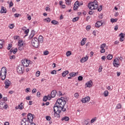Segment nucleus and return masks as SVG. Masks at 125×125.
<instances>
[{"label": "nucleus", "mask_w": 125, "mask_h": 125, "mask_svg": "<svg viewBox=\"0 0 125 125\" xmlns=\"http://www.w3.org/2000/svg\"><path fill=\"white\" fill-rule=\"evenodd\" d=\"M57 102H58V104L60 105L61 113L62 111V112H66V109L64 107H65V105L67 103V99L62 97L60 99L57 100Z\"/></svg>", "instance_id": "1"}, {"label": "nucleus", "mask_w": 125, "mask_h": 125, "mask_svg": "<svg viewBox=\"0 0 125 125\" xmlns=\"http://www.w3.org/2000/svg\"><path fill=\"white\" fill-rule=\"evenodd\" d=\"M88 7L90 10L97 9V8H98V2H97V0H94V1L88 3Z\"/></svg>", "instance_id": "2"}, {"label": "nucleus", "mask_w": 125, "mask_h": 125, "mask_svg": "<svg viewBox=\"0 0 125 125\" xmlns=\"http://www.w3.org/2000/svg\"><path fill=\"white\" fill-rule=\"evenodd\" d=\"M6 73H7V70L5 66H3L0 71V77L2 81H4L5 78H6Z\"/></svg>", "instance_id": "3"}, {"label": "nucleus", "mask_w": 125, "mask_h": 125, "mask_svg": "<svg viewBox=\"0 0 125 125\" xmlns=\"http://www.w3.org/2000/svg\"><path fill=\"white\" fill-rule=\"evenodd\" d=\"M53 109H54V113H57V112H58L59 113H61L60 104H58V102H57V100L56 103L54 104V106L53 107Z\"/></svg>", "instance_id": "4"}, {"label": "nucleus", "mask_w": 125, "mask_h": 125, "mask_svg": "<svg viewBox=\"0 0 125 125\" xmlns=\"http://www.w3.org/2000/svg\"><path fill=\"white\" fill-rule=\"evenodd\" d=\"M31 42L33 46L34 47H39V45H40V42H39V40L38 38L35 37L32 39Z\"/></svg>", "instance_id": "5"}, {"label": "nucleus", "mask_w": 125, "mask_h": 125, "mask_svg": "<svg viewBox=\"0 0 125 125\" xmlns=\"http://www.w3.org/2000/svg\"><path fill=\"white\" fill-rule=\"evenodd\" d=\"M17 71L19 74H23L24 72V66L22 64H20L17 67Z\"/></svg>", "instance_id": "6"}, {"label": "nucleus", "mask_w": 125, "mask_h": 125, "mask_svg": "<svg viewBox=\"0 0 125 125\" xmlns=\"http://www.w3.org/2000/svg\"><path fill=\"white\" fill-rule=\"evenodd\" d=\"M21 65H22L23 67H28V66L30 65V61L27 59H24L21 61Z\"/></svg>", "instance_id": "7"}, {"label": "nucleus", "mask_w": 125, "mask_h": 125, "mask_svg": "<svg viewBox=\"0 0 125 125\" xmlns=\"http://www.w3.org/2000/svg\"><path fill=\"white\" fill-rule=\"evenodd\" d=\"M34 120V115L32 114L31 113H28L27 114V120L29 123H33Z\"/></svg>", "instance_id": "8"}, {"label": "nucleus", "mask_w": 125, "mask_h": 125, "mask_svg": "<svg viewBox=\"0 0 125 125\" xmlns=\"http://www.w3.org/2000/svg\"><path fill=\"white\" fill-rule=\"evenodd\" d=\"M83 3H80L79 1H76L73 7L74 10H77L78 8H79V6H81V5H83Z\"/></svg>", "instance_id": "9"}, {"label": "nucleus", "mask_w": 125, "mask_h": 125, "mask_svg": "<svg viewBox=\"0 0 125 125\" xmlns=\"http://www.w3.org/2000/svg\"><path fill=\"white\" fill-rule=\"evenodd\" d=\"M119 63H120V60L118 58H116L114 60L113 62V65L114 67H118L120 65V64H119Z\"/></svg>", "instance_id": "10"}, {"label": "nucleus", "mask_w": 125, "mask_h": 125, "mask_svg": "<svg viewBox=\"0 0 125 125\" xmlns=\"http://www.w3.org/2000/svg\"><path fill=\"white\" fill-rule=\"evenodd\" d=\"M21 125H29V122L26 118H22L21 122Z\"/></svg>", "instance_id": "11"}, {"label": "nucleus", "mask_w": 125, "mask_h": 125, "mask_svg": "<svg viewBox=\"0 0 125 125\" xmlns=\"http://www.w3.org/2000/svg\"><path fill=\"white\" fill-rule=\"evenodd\" d=\"M11 83V82L9 80L6 79L4 82V84H5V88H8V87L10 86Z\"/></svg>", "instance_id": "12"}, {"label": "nucleus", "mask_w": 125, "mask_h": 125, "mask_svg": "<svg viewBox=\"0 0 125 125\" xmlns=\"http://www.w3.org/2000/svg\"><path fill=\"white\" fill-rule=\"evenodd\" d=\"M89 100H90V98L87 96L85 98H83L81 101L83 103H87V102H89Z\"/></svg>", "instance_id": "13"}, {"label": "nucleus", "mask_w": 125, "mask_h": 125, "mask_svg": "<svg viewBox=\"0 0 125 125\" xmlns=\"http://www.w3.org/2000/svg\"><path fill=\"white\" fill-rule=\"evenodd\" d=\"M103 25V21H98L95 24V26L97 27V28H99L100 26H102Z\"/></svg>", "instance_id": "14"}, {"label": "nucleus", "mask_w": 125, "mask_h": 125, "mask_svg": "<svg viewBox=\"0 0 125 125\" xmlns=\"http://www.w3.org/2000/svg\"><path fill=\"white\" fill-rule=\"evenodd\" d=\"M56 93H57V91H56V90H54L51 91V96L52 98H54V97H55V96H56Z\"/></svg>", "instance_id": "15"}, {"label": "nucleus", "mask_w": 125, "mask_h": 125, "mask_svg": "<svg viewBox=\"0 0 125 125\" xmlns=\"http://www.w3.org/2000/svg\"><path fill=\"white\" fill-rule=\"evenodd\" d=\"M22 104L23 103H21L19 105L18 107L17 106L15 107L16 110H18V109H20V110H23V109H24V106Z\"/></svg>", "instance_id": "16"}, {"label": "nucleus", "mask_w": 125, "mask_h": 125, "mask_svg": "<svg viewBox=\"0 0 125 125\" xmlns=\"http://www.w3.org/2000/svg\"><path fill=\"white\" fill-rule=\"evenodd\" d=\"M85 85L86 87H91V86H92V81H90L87 82L85 83Z\"/></svg>", "instance_id": "17"}, {"label": "nucleus", "mask_w": 125, "mask_h": 125, "mask_svg": "<svg viewBox=\"0 0 125 125\" xmlns=\"http://www.w3.org/2000/svg\"><path fill=\"white\" fill-rule=\"evenodd\" d=\"M7 11L6 10V8H5L4 7L2 6H1V10L0 12L1 14H2V13H6Z\"/></svg>", "instance_id": "18"}, {"label": "nucleus", "mask_w": 125, "mask_h": 125, "mask_svg": "<svg viewBox=\"0 0 125 125\" xmlns=\"http://www.w3.org/2000/svg\"><path fill=\"white\" fill-rule=\"evenodd\" d=\"M125 34L123 33H121L119 35V37H120V42H124V39L125 38Z\"/></svg>", "instance_id": "19"}, {"label": "nucleus", "mask_w": 125, "mask_h": 125, "mask_svg": "<svg viewBox=\"0 0 125 125\" xmlns=\"http://www.w3.org/2000/svg\"><path fill=\"white\" fill-rule=\"evenodd\" d=\"M88 59V57L86 56V57L82 58L81 59L80 61H81V62H82V63H83V62H85V61H87Z\"/></svg>", "instance_id": "20"}, {"label": "nucleus", "mask_w": 125, "mask_h": 125, "mask_svg": "<svg viewBox=\"0 0 125 125\" xmlns=\"http://www.w3.org/2000/svg\"><path fill=\"white\" fill-rule=\"evenodd\" d=\"M38 41L39 42H43V37L42 35H40L39 37Z\"/></svg>", "instance_id": "21"}, {"label": "nucleus", "mask_w": 125, "mask_h": 125, "mask_svg": "<svg viewBox=\"0 0 125 125\" xmlns=\"http://www.w3.org/2000/svg\"><path fill=\"white\" fill-rule=\"evenodd\" d=\"M68 74H69V71L66 70L62 72V77H66V76H67V75H68Z\"/></svg>", "instance_id": "22"}, {"label": "nucleus", "mask_w": 125, "mask_h": 125, "mask_svg": "<svg viewBox=\"0 0 125 125\" xmlns=\"http://www.w3.org/2000/svg\"><path fill=\"white\" fill-rule=\"evenodd\" d=\"M86 40V38H83L82 41H81V45H84L85 44V41Z\"/></svg>", "instance_id": "23"}, {"label": "nucleus", "mask_w": 125, "mask_h": 125, "mask_svg": "<svg viewBox=\"0 0 125 125\" xmlns=\"http://www.w3.org/2000/svg\"><path fill=\"white\" fill-rule=\"evenodd\" d=\"M69 120H70V119L68 117H67V116L63 117L62 119V121H65V122H68L69 121Z\"/></svg>", "instance_id": "24"}, {"label": "nucleus", "mask_w": 125, "mask_h": 125, "mask_svg": "<svg viewBox=\"0 0 125 125\" xmlns=\"http://www.w3.org/2000/svg\"><path fill=\"white\" fill-rule=\"evenodd\" d=\"M106 58L108 60H112V59H113V55L111 54H108L106 57Z\"/></svg>", "instance_id": "25"}, {"label": "nucleus", "mask_w": 125, "mask_h": 125, "mask_svg": "<svg viewBox=\"0 0 125 125\" xmlns=\"http://www.w3.org/2000/svg\"><path fill=\"white\" fill-rule=\"evenodd\" d=\"M23 41L22 40H20L18 42V45L19 46H23Z\"/></svg>", "instance_id": "26"}, {"label": "nucleus", "mask_w": 125, "mask_h": 125, "mask_svg": "<svg viewBox=\"0 0 125 125\" xmlns=\"http://www.w3.org/2000/svg\"><path fill=\"white\" fill-rule=\"evenodd\" d=\"M104 95L105 96V97H107V96L109 95V92H108V90H105L104 91Z\"/></svg>", "instance_id": "27"}, {"label": "nucleus", "mask_w": 125, "mask_h": 125, "mask_svg": "<svg viewBox=\"0 0 125 125\" xmlns=\"http://www.w3.org/2000/svg\"><path fill=\"white\" fill-rule=\"evenodd\" d=\"M76 75H77V73L71 72L69 73V76H70L73 78V77H76Z\"/></svg>", "instance_id": "28"}, {"label": "nucleus", "mask_w": 125, "mask_h": 125, "mask_svg": "<svg viewBox=\"0 0 125 125\" xmlns=\"http://www.w3.org/2000/svg\"><path fill=\"white\" fill-rule=\"evenodd\" d=\"M29 32H30V29H27L24 31V34L26 35H25V37H27L28 36V34H29Z\"/></svg>", "instance_id": "29"}, {"label": "nucleus", "mask_w": 125, "mask_h": 125, "mask_svg": "<svg viewBox=\"0 0 125 125\" xmlns=\"http://www.w3.org/2000/svg\"><path fill=\"white\" fill-rule=\"evenodd\" d=\"M51 23L53 25H57L58 24V21H57L53 20L51 21Z\"/></svg>", "instance_id": "30"}, {"label": "nucleus", "mask_w": 125, "mask_h": 125, "mask_svg": "<svg viewBox=\"0 0 125 125\" xmlns=\"http://www.w3.org/2000/svg\"><path fill=\"white\" fill-rule=\"evenodd\" d=\"M118 21V19H111L110 21L111 23H114L115 22H117Z\"/></svg>", "instance_id": "31"}, {"label": "nucleus", "mask_w": 125, "mask_h": 125, "mask_svg": "<svg viewBox=\"0 0 125 125\" xmlns=\"http://www.w3.org/2000/svg\"><path fill=\"white\" fill-rule=\"evenodd\" d=\"M48 100V98L46 96H44L43 98V101H44L45 102H46L47 100Z\"/></svg>", "instance_id": "32"}, {"label": "nucleus", "mask_w": 125, "mask_h": 125, "mask_svg": "<svg viewBox=\"0 0 125 125\" xmlns=\"http://www.w3.org/2000/svg\"><path fill=\"white\" fill-rule=\"evenodd\" d=\"M60 114L59 112H58V113H57V112H54V116L57 118H60V114Z\"/></svg>", "instance_id": "33"}, {"label": "nucleus", "mask_w": 125, "mask_h": 125, "mask_svg": "<svg viewBox=\"0 0 125 125\" xmlns=\"http://www.w3.org/2000/svg\"><path fill=\"white\" fill-rule=\"evenodd\" d=\"M44 21H46L48 23H49V22H50V21H51V19H50V18H48L47 19H44L43 20Z\"/></svg>", "instance_id": "34"}, {"label": "nucleus", "mask_w": 125, "mask_h": 125, "mask_svg": "<svg viewBox=\"0 0 125 125\" xmlns=\"http://www.w3.org/2000/svg\"><path fill=\"white\" fill-rule=\"evenodd\" d=\"M71 54H72V53L70 51H68L66 53V56H67V57H69Z\"/></svg>", "instance_id": "35"}, {"label": "nucleus", "mask_w": 125, "mask_h": 125, "mask_svg": "<svg viewBox=\"0 0 125 125\" xmlns=\"http://www.w3.org/2000/svg\"><path fill=\"white\" fill-rule=\"evenodd\" d=\"M121 108H122V104H117L116 109H121Z\"/></svg>", "instance_id": "36"}, {"label": "nucleus", "mask_w": 125, "mask_h": 125, "mask_svg": "<svg viewBox=\"0 0 125 125\" xmlns=\"http://www.w3.org/2000/svg\"><path fill=\"white\" fill-rule=\"evenodd\" d=\"M57 94L58 96H63V94H62V92L59 91L58 93H57Z\"/></svg>", "instance_id": "37"}, {"label": "nucleus", "mask_w": 125, "mask_h": 125, "mask_svg": "<svg viewBox=\"0 0 125 125\" xmlns=\"http://www.w3.org/2000/svg\"><path fill=\"white\" fill-rule=\"evenodd\" d=\"M11 47H12V44L11 43L9 44L7 46L8 50H9L10 48H11Z\"/></svg>", "instance_id": "38"}, {"label": "nucleus", "mask_w": 125, "mask_h": 125, "mask_svg": "<svg viewBox=\"0 0 125 125\" xmlns=\"http://www.w3.org/2000/svg\"><path fill=\"white\" fill-rule=\"evenodd\" d=\"M10 59H11V60H12V59H15V58H16V57H15V55H13L12 56H10L9 57Z\"/></svg>", "instance_id": "39"}, {"label": "nucleus", "mask_w": 125, "mask_h": 125, "mask_svg": "<svg viewBox=\"0 0 125 125\" xmlns=\"http://www.w3.org/2000/svg\"><path fill=\"white\" fill-rule=\"evenodd\" d=\"M57 71L55 70H53L52 72H51V74L52 75H56L57 74Z\"/></svg>", "instance_id": "40"}, {"label": "nucleus", "mask_w": 125, "mask_h": 125, "mask_svg": "<svg viewBox=\"0 0 125 125\" xmlns=\"http://www.w3.org/2000/svg\"><path fill=\"white\" fill-rule=\"evenodd\" d=\"M46 121H50L51 117L50 116H47L45 117Z\"/></svg>", "instance_id": "41"}, {"label": "nucleus", "mask_w": 125, "mask_h": 125, "mask_svg": "<svg viewBox=\"0 0 125 125\" xmlns=\"http://www.w3.org/2000/svg\"><path fill=\"white\" fill-rule=\"evenodd\" d=\"M40 74H41V72H40V71H37V72L36 73V77H40Z\"/></svg>", "instance_id": "42"}, {"label": "nucleus", "mask_w": 125, "mask_h": 125, "mask_svg": "<svg viewBox=\"0 0 125 125\" xmlns=\"http://www.w3.org/2000/svg\"><path fill=\"white\" fill-rule=\"evenodd\" d=\"M78 20H79L78 17L74 18L73 19V22H76V21H78Z\"/></svg>", "instance_id": "43"}, {"label": "nucleus", "mask_w": 125, "mask_h": 125, "mask_svg": "<svg viewBox=\"0 0 125 125\" xmlns=\"http://www.w3.org/2000/svg\"><path fill=\"white\" fill-rule=\"evenodd\" d=\"M106 46L105 43L102 44V45L100 46V48H104Z\"/></svg>", "instance_id": "44"}, {"label": "nucleus", "mask_w": 125, "mask_h": 125, "mask_svg": "<svg viewBox=\"0 0 125 125\" xmlns=\"http://www.w3.org/2000/svg\"><path fill=\"white\" fill-rule=\"evenodd\" d=\"M66 4H71V0H65Z\"/></svg>", "instance_id": "45"}, {"label": "nucleus", "mask_w": 125, "mask_h": 125, "mask_svg": "<svg viewBox=\"0 0 125 125\" xmlns=\"http://www.w3.org/2000/svg\"><path fill=\"white\" fill-rule=\"evenodd\" d=\"M83 78L82 76H80L78 78V81H83Z\"/></svg>", "instance_id": "46"}, {"label": "nucleus", "mask_w": 125, "mask_h": 125, "mask_svg": "<svg viewBox=\"0 0 125 125\" xmlns=\"http://www.w3.org/2000/svg\"><path fill=\"white\" fill-rule=\"evenodd\" d=\"M5 104V102L3 101H0V105H2V106H3Z\"/></svg>", "instance_id": "47"}, {"label": "nucleus", "mask_w": 125, "mask_h": 125, "mask_svg": "<svg viewBox=\"0 0 125 125\" xmlns=\"http://www.w3.org/2000/svg\"><path fill=\"white\" fill-rule=\"evenodd\" d=\"M95 121H96V117H95V118L92 119L91 120V124H93V123L95 122Z\"/></svg>", "instance_id": "48"}, {"label": "nucleus", "mask_w": 125, "mask_h": 125, "mask_svg": "<svg viewBox=\"0 0 125 125\" xmlns=\"http://www.w3.org/2000/svg\"><path fill=\"white\" fill-rule=\"evenodd\" d=\"M74 97H75V98H79V93H75Z\"/></svg>", "instance_id": "49"}, {"label": "nucleus", "mask_w": 125, "mask_h": 125, "mask_svg": "<svg viewBox=\"0 0 125 125\" xmlns=\"http://www.w3.org/2000/svg\"><path fill=\"white\" fill-rule=\"evenodd\" d=\"M49 52H48V51H44V52H43V55H48V53H49Z\"/></svg>", "instance_id": "50"}, {"label": "nucleus", "mask_w": 125, "mask_h": 125, "mask_svg": "<svg viewBox=\"0 0 125 125\" xmlns=\"http://www.w3.org/2000/svg\"><path fill=\"white\" fill-rule=\"evenodd\" d=\"M21 15H20V14H17V13H16V14H15V15H14V16H15V17L16 18H18V17H19V16H20Z\"/></svg>", "instance_id": "51"}, {"label": "nucleus", "mask_w": 125, "mask_h": 125, "mask_svg": "<svg viewBox=\"0 0 125 125\" xmlns=\"http://www.w3.org/2000/svg\"><path fill=\"white\" fill-rule=\"evenodd\" d=\"M8 107V105H7V104H4V106H3V109H5V110H6Z\"/></svg>", "instance_id": "52"}, {"label": "nucleus", "mask_w": 125, "mask_h": 125, "mask_svg": "<svg viewBox=\"0 0 125 125\" xmlns=\"http://www.w3.org/2000/svg\"><path fill=\"white\" fill-rule=\"evenodd\" d=\"M101 48V53H104V52H105V49H104L103 48Z\"/></svg>", "instance_id": "53"}, {"label": "nucleus", "mask_w": 125, "mask_h": 125, "mask_svg": "<svg viewBox=\"0 0 125 125\" xmlns=\"http://www.w3.org/2000/svg\"><path fill=\"white\" fill-rule=\"evenodd\" d=\"M30 90H31V88H27L26 89H25V92H30Z\"/></svg>", "instance_id": "54"}, {"label": "nucleus", "mask_w": 125, "mask_h": 125, "mask_svg": "<svg viewBox=\"0 0 125 125\" xmlns=\"http://www.w3.org/2000/svg\"><path fill=\"white\" fill-rule=\"evenodd\" d=\"M17 50H18L17 48H15V49H14L13 54H15V53H16L17 52Z\"/></svg>", "instance_id": "55"}, {"label": "nucleus", "mask_w": 125, "mask_h": 125, "mask_svg": "<svg viewBox=\"0 0 125 125\" xmlns=\"http://www.w3.org/2000/svg\"><path fill=\"white\" fill-rule=\"evenodd\" d=\"M9 28L10 29H13V28H14V24H10V25L9 26Z\"/></svg>", "instance_id": "56"}, {"label": "nucleus", "mask_w": 125, "mask_h": 125, "mask_svg": "<svg viewBox=\"0 0 125 125\" xmlns=\"http://www.w3.org/2000/svg\"><path fill=\"white\" fill-rule=\"evenodd\" d=\"M32 93H36V92H37V89L36 88L33 89V90H32Z\"/></svg>", "instance_id": "57"}, {"label": "nucleus", "mask_w": 125, "mask_h": 125, "mask_svg": "<svg viewBox=\"0 0 125 125\" xmlns=\"http://www.w3.org/2000/svg\"><path fill=\"white\" fill-rule=\"evenodd\" d=\"M47 97L48 98V100H50V99L52 98V97H51V95H50V94L48 95Z\"/></svg>", "instance_id": "58"}, {"label": "nucleus", "mask_w": 125, "mask_h": 125, "mask_svg": "<svg viewBox=\"0 0 125 125\" xmlns=\"http://www.w3.org/2000/svg\"><path fill=\"white\" fill-rule=\"evenodd\" d=\"M91 28V26L90 25H87L86 27V29L88 31Z\"/></svg>", "instance_id": "59"}, {"label": "nucleus", "mask_w": 125, "mask_h": 125, "mask_svg": "<svg viewBox=\"0 0 125 125\" xmlns=\"http://www.w3.org/2000/svg\"><path fill=\"white\" fill-rule=\"evenodd\" d=\"M3 101L4 102H6V101H7V97H4L3 98Z\"/></svg>", "instance_id": "60"}, {"label": "nucleus", "mask_w": 125, "mask_h": 125, "mask_svg": "<svg viewBox=\"0 0 125 125\" xmlns=\"http://www.w3.org/2000/svg\"><path fill=\"white\" fill-rule=\"evenodd\" d=\"M102 10V6H100V7L98 8V11H101Z\"/></svg>", "instance_id": "61"}, {"label": "nucleus", "mask_w": 125, "mask_h": 125, "mask_svg": "<svg viewBox=\"0 0 125 125\" xmlns=\"http://www.w3.org/2000/svg\"><path fill=\"white\" fill-rule=\"evenodd\" d=\"M34 36L35 35H33V34H30L29 35V39H33V38L34 37Z\"/></svg>", "instance_id": "62"}, {"label": "nucleus", "mask_w": 125, "mask_h": 125, "mask_svg": "<svg viewBox=\"0 0 125 125\" xmlns=\"http://www.w3.org/2000/svg\"><path fill=\"white\" fill-rule=\"evenodd\" d=\"M31 35H33V36H35V34H36V31L35 30H32L31 31Z\"/></svg>", "instance_id": "63"}, {"label": "nucleus", "mask_w": 125, "mask_h": 125, "mask_svg": "<svg viewBox=\"0 0 125 125\" xmlns=\"http://www.w3.org/2000/svg\"><path fill=\"white\" fill-rule=\"evenodd\" d=\"M19 38V36H16L14 37V40H18Z\"/></svg>", "instance_id": "64"}]
</instances>
